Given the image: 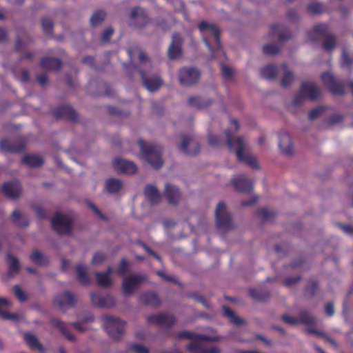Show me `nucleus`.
<instances>
[{
  "label": "nucleus",
  "instance_id": "obj_52",
  "mask_svg": "<svg viewBox=\"0 0 353 353\" xmlns=\"http://www.w3.org/2000/svg\"><path fill=\"white\" fill-rule=\"evenodd\" d=\"M41 26L43 31L45 34L48 35H50L52 34L54 23L48 17H44L43 19H42Z\"/></svg>",
  "mask_w": 353,
  "mask_h": 353
},
{
  "label": "nucleus",
  "instance_id": "obj_21",
  "mask_svg": "<svg viewBox=\"0 0 353 353\" xmlns=\"http://www.w3.org/2000/svg\"><path fill=\"white\" fill-rule=\"evenodd\" d=\"M183 38L179 33L172 35V43L168 50V55L170 59L177 58L182 52L181 46Z\"/></svg>",
  "mask_w": 353,
  "mask_h": 353
},
{
  "label": "nucleus",
  "instance_id": "obj_55",
  "mask_svg": "<svg viewBox=\"0 0 353 353\" xmlns=\"http://www.w3.org/2000/svg\"><path fill=\"white\" fill-rule=\"evenodd\" d=\"M130 264L125 258H123L117 268V272L121 276L125 275L129 270Z\"/></svg>",
  "mask_w": 353,
  "mask_h": 353
},
{
  "label": "nucleus",
  "instance_id": "obj_30",
  "mask_svg": "<svg viewBox=\"0 0 353 353\" xmlns=\"http://www.w3.org/2000/svg\"><path fill=\"white\" fill-rule=\"evenodd\" d=\"M282 27L279 24H272L270 27L269 34L272 37L278 35L280 41H287L291 38V32L288 30L281 31Z\"/></svg>",
  "mask_w": 353,
  "mask_h": 353
},
{
  "label": "nucleus",
  "instance_id": "obj_35",
  "mask_svg": "<svg viewBox=\"0 0 353 353\" xmlns=\"http://www.w3.org/2000/svg\"><path fill=\"white\" fill-rule=\"evenodd\" d=\"M10 305V302L7 299L0 298V317L4 320H17L18 314L10 313L1 309L2 307H8Z\"/></svg>",
  "mask_w": 353,
  "mask_h": 353
},
{
  "label": "nucleus",
  "instance_id": "obj_42",
  "mask_svg": "<svg viewBox=\"0 0 353 353\" xmlns=\"http://www.w3.org/2000/svg\"><path fill=\"white\" fill-rule=\"evenodd\" d=\"M11 219L16 225L19 227H27L29 225L28 218L20 214L17 210L12 212Z\"/></svg>",
  "mask_w": 353,
  "mask_h": 353
},
{
  "label": "nucleus",
  "instance_id": "obj_1",
  "mask_svg": "<svg viewBox=\"0 0 353 353\" xmlns=\"http://www.w3.org/2000/svg\"><path fill=\"white\" fill-rule=\"evenodd\" d=\"M225 136L227 146L230 150H232L234 148V145H236V154L239 161L245 163L254 169H259L256 157L250 154H245L244 148L245 146V141L243 137H239L236 141H234L230 130H225Z\"/></svg>",
  "mask_w": 353,
  "mask_h": 353
},
{
  "label": "nucleus",
  "instance_id": "obj_39",
  "mask_svg": "<svg viewBox=\"0 0 353 353\" xmlns=\"http://www.w3.org/2000/svg\"><path fill=\"white\" fill-rule=\"evenodd\" d=\"M121 181L115 178L108 179L105 181V189L110 194L117 193L122 188Z\"/></svg>",
  "mask_w": 353,
  "mask_h": 353
},
{
  "label": "nucleus",
  "instance_id": "obj_47",
  "mask_svg": "<svg viewBox=\"0 0 353 353\" xmlns=\"http://www.w3.org/2000/svg\"><path fill=\"white\" fill-rule=\"evenodd\" d=\"M288 66V65L287 63H283L281 65V67L283 68V69L284 70H285V74L281 79V84L283 88H287V87L290 86L294 80L293 73L291 72L290 71L287 70Z\"/></svg>",
  "mask_w": 353,
  "mask_h": 353
},
{
  "label": "nucleus",
  "instance_id": "obj_33",
  "mask_svg": "<svg viewBox=\"0 0 353 353\" xmlns=\"http://www.w3.org/2000/svg\"><path fill=\"white\" fill-rule=\"evenodd\" d=\"M112 272V268L109 266L104 272L95 273L97 283L102 287H108L111 285L110 276Z\"/></svg>",
  "mask_w": 353,
  "mask_h": 353
},
{
  "label": "nucleus",
  "instance_id": "obj_23",
  "mask_svg": "<svg viewBox=\"0 0 353 353\" xmlns=\"http://www.w3.org/2000/svg\"><path fill=\"white\" fill-rule=\"evenodd\" d=\"M235 190L240 192L248 193L252 190L253 185L244 175H239L232 180Z\"/></svg>",
  "mask_w": 353,
  "mask_h": 353
},
{
  "label": "nucleus",
  "instance_id": "obj_5",
  "mask_svg": "<svg viewBox=\"0 0 353 353\" xmlns=\"http://www.w3.org/2000/svg\"><path fill=\"white\" fill-rule=\"evenodd\" d=\"M103 319L105 329L110 337L116 341L121 339L125 331V321L112 315H105Z\"/></svg>",
  "mask_w": 353,
  "mask_h": 353
},
{
  "label": "nucleus",
  "instance_id": "obj_7",
  "mask_svg": "<svg viewBox=\"0 0 353 353\" xmlns=\"http://www.w3.org/2000/svg\"><path fill=\"white\" fill-rule=\"evenodd\" d=\"M215 219L218 230L226 232L233 228L232 216L223 201L219 202L216 208Z\"/></svg>",
  "mask_w": 353,
  "mask_h": 353
},
{
  "label": "nucleus",
  "instance_id": "obj_40",
  "mask_svg": "<svg viewBox=\"0 0 353 353\" xmlns=\"http://www.w3.org/2000/svg\"><path fill=\"white\" fill-rule=\"evenodd\" d=\"M21 162L30 167H39L43 165V159L39 156L27 154L23 157Z\"/></svg>",
  "mask_w": 353,
  "mask_h": 353
},
{
  "label": "nucleus",
  "instance_id": "obj_60",
  "mask_svg": "<svg viewBox=\"0 0 353 353\" xmlns=\"http://www.w3.org/2000/svg\"><path fill=\"white\" fill-rule=\"evenodd\" d=\"M157 274L165 281H168L170 282L181 285V283L176 279L174 276L172 275L166 274L162 271H157Z\"/></svg>",
  "mask_w": 353,
  "mask_h": 353
},
{
  "label": "nucleus",
  "instance_id": "obj_2",
  "mask_svg": "<svg viewBox=\"0 0 353 353\" xmlns=\"http://www.w3.org/2000/svg\"><path fill=\"white\" fill-rule=\"evenodd\" d=\"M138 143L144 159L155 169H159L163 164L162 159V148L160 145L148 143L139 140Z\"/></svg>",
  "mask_w": 353,
  "mask_h": 353
},
{
  "label": "nucleus",
  "instance_id": "obj_14",
  "mask_svg": "<svg viewBox=\"0 0 353 353\" xmlns=\"http://www.w3.org/2000/svg\"><path fill=\"white\" fill-rule=\"evenodd\" d=\"M76 296L70 291H64L57 294L54 299V305L60 310H65L74 306Z\"/></svg>",
  "mask_w": 353,
  "mask_h": 353
},
{
  "label": "nucleus",
  "instance_id": "obj_62",
  "mask_svg": "<svg viewBox=\"0 0 353 353\" xmlns=\"http://www.w3.org/2000/svg\"><path fill=\"white\" fill-rule=\"evenodd\" d=\"M208 142L210 145L215 147L219 146L221 144L220 138L214 134L208 135Z\"/></svg>",
  "mask_w": 353,
  "mask_h": 353
},
{
  "label": "nucleus",
  "instance_id": "obj_48",
  "mask_svg": "<svg viewBox=\"0 0 353 353\" xmlns=\"http://www.w3.org/2000/svg\"><path fill=\"white\" fill-rule=\"evenodd\" d=\"M256 214L260 216L263 221H270L276 216V213L268 208H262L256 211Z\"/></svg>",
  "mask_w": 353,
  "mask_h": 353
},
{
  "label": "nucleus",
  "instance_id": "obj_24",
  "mask_svg": "<svg viewBox=\"0 0 353 353\" xmlns=\"http://www.w3.org/2000/svg\"><path fill=\"white\" fill-rule=\"evenodd\" d=\"M139 300L145 305L154 308L159 307L161 304V300L157 293L152 291L143 292L139 296Z\"/></svg>",
  "mask_w": 353,
  "mask_h": 353
},
{
  "label": "nucleus",
  "instance_id": "obj_53",
  "mask_svg": "<svg viewBox=\"0 0 353 353\" xmlns=\"http://www.w3.org/2000/svg\"><path fill=\"white\" fill-rule=\"evenodd\" d=\"M186 296L190 299H194L196 301L201 303L205 307L210 308L209 302L201 295H199L196 292H189L186 294Z\"/></svg>",
  "mask_w": 353,
  "mask_h": 353
},
{
  "label": "nucleus",
  "instance_id": "obj_13",
  "mask_svg": "<svg viewBox=\"0 0 353 353\" xmlns=\"http://www.w3.org/2000/svg\"><path fill=\"white\" fill-rule=\"evenodd\" d=\"M200 72L194 68H183L179 70V82L183 86L195 84L200 78Z\"/></svg>",
  "mask_w": 353,
  "mask_h": 353
},
{
  "label": "nucleus",
  "instance_id": "obj_4",
  "mask_svg": "<svg viewBox=\"0 0 353 353\" xmlns=\"http://www.w3.org/2000/svg\"><path fill=\"white\" fill-rule=\"evenodd\" d=\"M328 26L325 23L316 25L308 32L307 37L312 41H316L325 38L323 48L325 50H332L336 46V38L334 35L327 34Z\"/></svg>",
  "mask_w": 353,
  "mask_h": 353
},
{
  "label": "nucleus",
  "instance_id": "obj_58",
  "mask_svg": "<svg viewBox=\"0 0 353 353\" xmlns=\"http://www.w3.org/2000/svg\"><path fill=\"white\" fill-rule=\"evenodd\" d=\"M353 64V58H351L345 50H343L341 57V65L343 67L350 66Z\"/></svg>",
  "mask_w": 353,
  "mask_h": 353
},
{
  "label": "nucleus",
  "instance_id": "obj_12",
  "mask_svg": "<svg viewBox=\"0 0 353 353\" xmlns=\"http://www.w3.org/2000/svg\"><path fill=\"white\" fill-rule=\"evenodd\" d=\"M147 321L150 324H155L159 327L169 328L176 323V319L172 314L161 313L149 315L147 317Z\"/></svg>",
  "mask_w": 353,
  "mask_h": 353
},
{
  "label": "nucleus",
  "instance_id": "obj_34",
  "mask_svg": "<svg viewBox=\"0 0 353 353\" xmlns=\"http://www.w3.org/2000/svg\"><path fill=\"white\" fill-rule=\"evenodd\" d=\"M250 296L255 301L265 302L270 298V292L268 290H256L251 288L249 290Z\"/></svg>",
  "mask_w": 353,
  "mask_h": 353
},
{
  "label": "nucleus",
  "instance_id": "obj_6",
  "mask_svg": "<svg viewBox=\"0 0 353 353\" xmlns=\"http://www.w3.org/2000/svg\"><path fill=\"white\" fill-rule=\"evenodd\" d=\"M321 80L324 85L334 94L343 95L345 93V89L349 87L353 94V81L345 83L335 79L330 72H324L321 74Z\"/></svg>",
  "mask_w": 353,
  "mask_h": 353
},
{
  "label": "nucleus",
  "instance_id": "obj_63",
  "mask_svg": "<svg viewBox=\"0 0 353 353\" xmlns=\"http://www.w3.org/2000/svg\"><path fill=\"white\" fill-rule=\"evenodd\" d=\"M323 112V109L321 107L315 108L309 112L308 118L310 120H314L316 119L321 113Z\"/></svg>",
  "mask_w": 353,
  "mask_h": 353
},
{
  "label": "nucleus",
  "instance_id": "obj_11",
  "mask_svg": "<svg viewBox=\"0 0 353 353\" xmlns=\"http://www.w3.org/2000/svg\"><path fill=\"white\" fill-rule=\"evenodd\" d=\"M52 229L59 234H70L72 231V222L66 216L57 212L51 221Z\"/></svg>",
  "mask_w": 353,
  "mask_h": 353
},
{
  "label": "nucleus",
  "instance_id": "obj_29",
  "mask_svg": "<svg viewBox=\"0 0 353 353\" xmlns=\"http://www.w3.org/2000/svg\"><path fill=\"white\" fill-rule=\"evenodd\" d=\"M40 63L43 68L54 71L59 70L62 65L59 59L53 57H43L41 59Z\"/></svg>",
  "mask_w": 353,
  "mask_h": 353
},
{
  "label": "nucleus",
  "instance_id": "obj_57",
  "mask_svg": "<svg viewBox=\"0 0 353 353\" xmlns=\"http://www.w3.org/2000/svg\"><path fill=\"white\" fill-rule=\"evenodd\" d=\"M129 350L135 353H149L148 349L142 344L133 343L129 347Z\"/></svg>",
  "mask_w": 353,
  "mask_h": 353
},
{
  "label": "nucleus",
  "instance_id": "obj_26",
  "mask_svg": "<svg viewBox=\"0 0 353 353\" xmlns=\"http://www.w3.org/2000/svg\"><path fill=\"white\" fill-rule=\"evenodd\" d=\"M279 147L285 154L292 153V143L290 134L287 132H281L279 134Z\"/></svg>",
  "mask_w": 353,
  "mask_h": 353
},
{
  "label": "nucleus",
  "instance_id": "obj_38",
  "mask_svg": "<svg viewBox=\"0 0 353 353\" xmlns=\"http://www.w3.org/2000/svg\"><path fill=\"white\" fill-rule=\"evenodd\" d=\"M278 74L277 66L272 64H268L261 70V75L267 79L274 80Z\"/></svg>",
  "mask_w": 353,
  "mask_h": 353
},
{
  "label": "nucleus",
  "instance_id": "obj_37",
  "mask_svg": "<svg viewBox=\"0 0 353 353\" xmlns=\"http://www.w3.org/2000/svg\"><path fill=\"white\" fill-rule=\"evenodd\" d=\"M189 104L198 109H203L208 107L212 102V99H204L200 97L194 96L188 98Z\"/></svg>",
  "mask_w": 353,
  "mask_h": 353
},
{
  "label": "nucleus",
  "instance_id": "obj_54",
  "mask_svg": "<svg viewBox=\"0 0 353 353\" xmlns=\"http://www.w3.org/2000/svg\"><path fill=\"white\" fill-rule=\"evenodd\" d=\"M263 51L266 55H274L278 54L280 50L276 44L268 43L263 46Z\"/></svg>",
  "mask_w": 353,
  "mask_h": 353
},
{
  "label": "nucleus",
  "instance_id": "obj_8",
  "mask_svg": "<svg viewBox=\"0 0 353 353\" xmlns=\"http://www.w3.org/2000/svg\"><path fill=\"white\" fill-rule=\"evenodd\" d=\"M130 19L131 20L130 26L137 29L144 28L152 21L145 10L139 6L132 9Z\"/></svg>",
  "mask_w": 353,
  "mask_h": 353
},
{
  "label": "nucleus",
  "instance_id": "obj_32",
  "mask_svg": "<svg viewBox=\"0 0 353 353\" xmlns=\"http://www.w3.org/2000/svg\"><path fill=\"white\" fill-rule=\"evenodd\" d=\"M51 323L57 327L61 333L70 341H74L75 336L69 332L68 325L59 319H52Z\"/></svg>",
  "mask_w": 353,
  "mask_h": 353
},
{
  "label": "nucleus",
  "instance_id": "obj_3",
  "mask_svg": "<svg viewBox=\"0 0 353 353\" xmlns=\"http://www.w3.org/2000/svg\"><path fill=\"white\" fill-rule=\"evenodd\" d=\"M198 28L202 34L203 41L210 52L211 57L214 58L215 56L214 52L209 39L211 37L213 38L215 41L216 49L222 50L220 39V30L214 24L209 23L206 21H201Z\"/></svg>",
  "mask_w": 353,
  "mask_h": 353
},
{
  "label": "nucleus",
  "instance_id": "obj_59",
  "mask_svg": "<svg viewBox=\"0 0 353 353\" xmlns=\"http://www.w3.org/2000/svg\"><path fill=\"white\" fill-rule=\"evenodd\" d=\"M281 319L283 321H284L285 323L291 325H296L299 324V319L296 317L291 316L287 314H284L282 315Z\"/></svg>",
  "mask_w": 353,
  "mask_h": 353
},
{
  "label": "nucleus",
  "instance_id": "obj_28",
  "mask_svg": "<svg viewBox=\"0 0 353 353\" xmlns=\"http://www.w3.org/2000/svg\"><path fill=\"white\" fill-rule=\"evenodd\" d=\"M144 194L152 205H156L160 203L161 196L156 186L148 184L145 186Z\"/></svg>",
  "mask_w": 353,
  "mask_h": 353
},
{
  "label": "nucleus",
  "instance_id": "obj_16",
  "mask_svg": "<svg viewBox=\"0 0 353 353\" xmlns=\"http://www.w3.org/2000/svg\"><path fill=\"white\" fill-rule=\"evenodd\" d=\"M56 119H65L72 122L78 120V114L76 111L69 105H61L55 108L52 112Z\"/></svg>",
  "mask_w": 353,
  "mask_h": 353
},
{
  "label": "nucleus",
  "instance_id": "obj_44",
  "mask_svg": "<svg viewBox=\"0 0 353 353\" xmlns=\"http://www.w3.org/2000/svg\"><path fill=\"white\" fill-rule=\"evenodd\" d=\"M30 259L37 265H46L48 264V260L39 250H34L30 255Z\"/></svg>",
  "mask_w": 353,
  "mask_h": 353
},
{
  "label": "nucleus",
  "instance_id": "obj_49",
  "mask_svg": "<svg viewBox=\"0 0 353 353\" xmlns=\"http://www.w3.org/2000/svg\"><path fill=\"white\" fill-rule=\"evenodd\" d=\"M319 289V284L316 281L312 280L305 288V295L307 297L314 296Z\"/></svg>",
  "mask_w": 353,
  "mask_h": 353
},
{
  "label": "nucleus",
  "instance_id": "obj_18",
  "mask_svg": "<svg viewBox=\"0 0 353 353\" xmlns=\"http://www.w3.org/2000/svg\"><path fill=\"white\" fill-rule=\"evenodd\" d=\"M90 299L92 304L100 307H111L115 305L114 299L110 296H102L97 292H90Z\"/></svg>",
  "mask_w": 353,
  "mask_h": 353
},
{
  "label": "nucleus",
  "instance_id": "obj_15",
  "mask_svg": "<svg viewBox=\"0 0 353 353\" xmlns=\"http://www.w3.org/2000/svg\"><path fill=\"white\" fill-rule=\"evenodd\" d=\"M1 191L6 196L14 200L17 199L22 192L21 184L17 180L5 182Z\"/></svg>",
  "mask_w": 353,
  "mask_h": 353
},
{
  "label": "nucleus",
  "instance_id": "obj_25",
  "mask_svg": "<svg viewBox=\"0 0 353 353\" xmlns=\"http://www.w3.org/2000/svg\"><path fill=\"white\" fill-rule=\"evenodd\" d=\"M164 195L168 203L172 205L178 204L181 198L179 189L170 183L165 184Z\"/></svg>",
  "mask_w": 353,
  "mask_h": 353
},
{
  "label": "nucleus",
  "instance_id": "obj_50",
  "mask_svg": "<svg viewBox=\"0 0 353 353\" xmlns=\"http://www.w3.org/2000/svg\"><path fill=\"white\" fill-rule=\"evenodd\" d=\"M307 10L312 14H321L325 11V6L321 3H312L307 6Z\"/></svg>",
  "mask_w": 353,
  "mask_h": 353
},
{
  "label": "nucleus",
  "instance_id": "obj_43",
  "mask_svg": "<svg viewBox=\"0 0 353 353\" xmlns=\"http://www.w3.org/2000/svg\"><path fill=\"white\" fill-rule=\"evenodd\" d=\"M76 270L77 272V279L83 285L89 284L90 279L87 273L85 266L83 264H78L76 266Z\"/></svg>",
  "mask_w": 353,
  "mask_h": 353
},
{
  "label": "nucleus",
  "instance_id": "obj_64",
  "mask_svg": "<svg viewBox=\"0 0 353 353\" xmlns=\"http://www.w3.org/2000/svg\"><path fill=\"white\" fill-rule=\"evenodd\" d=\"M105 256L102 252H96L92 258V263L94 264L101 263L104 261Z\"/></svg>",
  "mask_w": 353,
  "mask_h": 353
},
{
  "label": "nucleus",
  "instance_id": "obj_31",
  "mask_svg": "<svg viewBox=\"0 0 353 353\" xmlns=\"http://www.w3.org/2000/svg\"><path fill=\"white\" fill-rule=\"evenodd\" d=\"M190 353H220L219 347H205L196 343H191L187 347Z\"/></svg>",
  "mask_w": 353,
  "mask_h": 353
},
{
  "label": "nucleus",
  "instance_id": "obj_10",
  "mask_svg": "<svg viewBox=\"0 0 353 353\" xmlns=\"http://www.w3.org/2000/svg\"><path fill=\"white\" fill-rule=\"evenodd\" d=\"M181 143L178 145L181 152L188 155H196L200 152V145L192 135L181 134Z\"/></svg>",
  "mask_w": 353,
  "mask_h": 353
},
{
  "label": "nucleus",
  "instance_id": "obj_20",
  "mask_svg": "<svg viewBox=\"0 0 353 353\" xmlns=\"http://www.w3.org/2000/svg\"><path fill=\"white\" fill-rule=\"evenodd\" d=\"M113 166L117 171L126 174H134L137 170L133 162L119 158L114 161Z\"/></svg>",
  "mask_w": 353,
  "mask_h": 353
},
{
  "label": "nucleus",
  "instance_id": "obj_56",
  "mask_svg": "<svg viewBox=\"0 0 353 353\" xmlns=\"http://www.w3.org/2000/svg\"><path fill=\"white\" fill-rule=\"evenodd\" d=\"M13 292L20 302L23 303L28 300L26 292L18 285L13 286Z\"/></svg>",
  "mask_w": 353,
  "mask_h": 353
},
{
  "label": "nucleus",
  "instance_id": "obj_22",
  "mask_svg": "<svg viewBox=\"0 0 353 353\" xmlns=\"http://www.w3.org/2000/svg\"><path fill=\"white\" fill-rule=\"evenodd\" d=\"M142 83L143 85L151 92L157 90L162 84V80L157 76L147 77L145 72L142 70H139Z\"/></svg>",
  "mask_w": 353,
  "mask_h": 353
},
{
  "label": "nucleus",
  "instance_id": "obj_51",
  "mask_svg": "<svg viewBox=\"0 0 353 353\" xmlns=\"http://www.w3.org/2000/svg\"><path fill=\"white\" fill-rule=\"evenodd\" d=\"M106 13L102 10L96 11L90 18V23L92 26H97L105 19Z\"/></svg>",
  "mask_w": 353,
  "mask_h": 353
},
{
  "label": "nucleus",
  "instance_id": "obj_9",
  "mask_svg": "<svg viewBox=\"0 0 353 353\" xmlns=\"http://www.w3.org/2000/svg\"><path fill=\"white\" fill-rule=\"evenodd\" d=\"M146 279L147 277L145 275L138 274H132L128 278L124 279L121 285L124 294L127 296L132 294L134 291L139 288Z\"/></svg>",
  "mask_w": 353,
  "mask_h": 353
},
{
  "label": "nucleus",
  "instance_id": "obj_19",
  "mask_svg": "<svg viewBox=\"0 0 353 353\" xmlns=\"http://www.w3.org/2000/svg\"><path fill=\"white\" fill-rule=\"evenodd\" d=\"M179 339H186L196 341L215 342L219 340V336H210L203 334H197L192 331L183 330L178 333Z\"/></svg>",
  "mask_w": 353,
  "mask_h": 353
},
{
  "label": "nucleus",
  "instance_id": "obj_46",
  "mask_svg": "<svg viewBox=\"0 0 353 353\" xmlns=\"http://www.w3.org/2000/svg\"><path fill=\"white\" fill-rule=\"evenodd\" d=\"M6 258L10 261L8 274L12 275L14 273L19 272L20 270V264L17 258L10 253L6 255Z\"/></svg>",
  "mask_w": 353,
  "mask_h": 353
},
{
  "label": "nucleus",
  "instance_id": "obj_45",
  "mask_svg": "<svg viewBox=\"0 0 353 353\" xmlns=\"http://www.w3.org/2000/svg\"><path fill=\"white\" fill-rule=\"evenodd\" d=\"M298 319L299 324L310 325H314L316 323V319L305 310L300 312V316L298 317Z\"/></svg>",
  "mask_w": 353,
  "mask_h": 353
},
{
  "label": "nucleus",
  "instance_id": "obj_61",
  "mask_svg": "<svg viewBox=\"0 0 353 353\" xmlns=\"http://www.w3.org/2000/svg\"><path fill=\"white\" fill-rule=\"evenodd\" d=\"M114 32L112 28H106L101 35V39L103 42H108Z\"/></svg>",
  "mask_w": 353,
  "mask_h": 353
},
{
  "label": "nucleus",
  "instance_id": "obj_17",
  "mask_svg": "<svg viewBox=\"0 0 353 353\" xmlns=\"http://www.w3.org/2000/svg\"><path fill=\"white\" fill-rule=\"evenodd\" d=\"M301 93L311 101L318 99L321 95V88L314 83L303 81L301 83Z\"/></svg>",
  "mask_w": 353,
  "mask_h": 353
},
{
  "label": "nucleus",
  "instance_id": "obj_41",
  "mask_svg": "<svg viewBox=\"0 0 353 353\" xmlns=\"http://www.w3.org/2000/svg\"><path fill=\"white\" fill-rule=\"evenodd\" d=\"M223 311L224 315L227 316L230 319V321L233 324L239 325L245 323L244 320L238 316L235 312L232 310L230 307L223 305Z\"/></svg>",
  "mask_w": 353,
  "mask_h": 353
},
{
  "label": "nucleus",
  "instance_id": "obj_36",
  "mask_svg": "<svg viewBox=\"0 0 353 353\" xmlns=\"http://www.w3.org/2000/svg\"><path fill=\"white\" fill-rule=\"evenodd\" d=\"M23 339L32 350H38L40 352H43L44 351L43 345L39 343L37 338L32 334L29 332L24 334Z\"/></svg>",
  "mask_w": 353,
  "mask_h": 353
},
{
  "label": "nucleus",
  "instance_id": "obj_27",
  "mask_svg": "<svg viewBox=\"0 0 353 353\" xmlns=\"http://www.w3.org/2000/svg\"><path fill=\"white\" fill-rule=\"evenodd\" d=\"M0 150L11 153H20L25 150V144L19 143L14 145L8 139H3L0 142Z\"/></svg>",
  "mask_w": 353,
  "mask_h": 353
}]
</instances>
